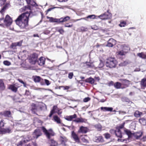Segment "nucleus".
<instances>
[{"label":"nucleus","instance_id":"15","mask_svg":"<svg viewBox=\"0 0 146 146\" xmlns=\"http://www.w3.org/2000/svg\"><path fill=\"white\" fill-rule=\"evenodd\" d=\"M115 133L117 137L120 138L122 137V133L119 128H116V130H115Z\"/></svg>","mask_w":146,"mask_h":146},{"label":"nucleus","instance_id":"23","mask_svg":"<svg viewBox=\"0 0 146 146\" xmlns=\"http://www.w3.org/2000/svg\"><path fill=\"white\" fill-rule=\"evenodd\" d=\"M53 119L54 121L58 123H61V120L59 117L57 115H54L53 116Z\"/></svg>","mask_w":146,"mask_h":146},{"label":"nucleus","instance_id":"59","mask_svg":"<svg viewBox=\"0 0 146 146\" xmlns=\"http://www.w3.org/2000/svg\"><path fill=\"white\" fill-rule=\"evenodd\" d=\"M113 108L111 107H107V111H112Z\"/></svg>","mask_w":146,"mask_h":146},{"label":"nucleus","instance_id":"10","mask_svg":"<svg viewBox=\"0 0 146 146\" xmlns=\"http://www.w3.org/2000/svg\"><path fill=\"white\" fill-rule=\"evenodd\" d=\"M72 136L73 138L76 142L79 143L80 139L74 131L72 132Z\"/></svg>","mask_w":146,"mask_h":146},{"label":"nucleus","instance_id":"34","mask_svg":"<svg viewBox=\"0 0 146 146\" xmlns=\"http://www.w3.org/2000/svg\"><path fill=\"white\" fill-rule=\"evenodd\" d=\"M141 85L142 86L144 87L146 86V78H144L142 79L141 82Z\"/></svg>","mask_w":146,"mask_h":146},{"label":"nucleus","instance_id":"25","mask_svg":"<svg viewBox=\"0 0 146 146\" xmlns=\"http://www.w3.org/2000/svg\"><path fill=\"white\" fill-rule=\"evenodd\" d=\"M137 55L139 57L144 59H146V55L143 52L139 53L137 54Z\"/></svg>","mask_w":146,"mask_h":146},{"label":"nucleus","instance_id":"37","mask_svg":"<svg viewBox=\"0 0 146 146\" xmlns=\"http://www.w3.org/2000/svg\"><path fill=\"white\" fill-rule=\"evenodd\" d=\"M28 4H30L33 6H36L37 5V4L34 1V0H31L29 2H28L27 3Z\"/></svg>","mask_w":146,"mask_h":146},{"label":"nucleus","instance_id":"13","mask_svg":"<svg viewBox=\"0 0 146 146\" xmlns=\"http://www.w3.org/2000/svg\"><path fill=\"white\" fill-rule=\"evenodd\" d=\"M122 84L124 86V88L128 87L130 84V82L126 79H122L121 80Z\"/></svg>","mask_w":146,"mask_h":146},{"label":"nucleus","instance_id":"49","mask_svg":"<svg viewBox=\"0 0 146 146\" xmlns=\"http://www.w3.org/2000/svg\"><path fill=\"white\" fill-rule=\"evenodd\" d=\"M122 100L124 102H128L129 101V99L126 97H123L122 98Z\"/></svg>","mask_w":146,"mask_h":146},{"label":"nucleus","instance_id":"52","mask_svg":"<svg viewBox=\"0 0 146 146\" xmlns=\"http://www.w3.org/2000/svg\"><path fill=\"white\" fill-rule=\"evenodd\" d=\"M4 123L3 122V120H2L0 121V127H3L4 125Z\"/></svg>","mask_w":146,"mask_h":146},{"label":"nucleus","instance_id":"44","mask_svg":"<svg viewBox=\"0 0 146 146\" xmlns=\"http://www.w3.org/2000/svg\"><path fill=\"white\" fill-rule=\"evenodd\" d=\"M63 88L64 90H68L70 88V87L68 86H61L59 87V88Z\"/></svg>","mask_w":146,"mask_h":146},{"label":"nucleus","instance_id":"42","mask_svg":"<svg viewBox=\"0 0 146 146\" xmlns=\"http://www.w3.org/2000/svg\"><path fill=\"white\" fill-rule=\"evenodd\" d=\"M127 62L126 61H124L123 62H121L119 64V66H125L127 65Z\"/></svg>","mask_w":146,"mask_h":146},{"label":"nucleus","instance_id":"20","mask_svg":"<svg viewBox=\"0 0 146 146\" xmlns=\"http://www.w3.org/2000/svg\"><path fill=\"white\" fill-rule=\"evenodd\" d=\"M85 81L86 82H88L91 84H93L94 83L95 80L94 79L90 77L86 79L85 80Z\"/></svg>","mask_w":146,"mask_h":146},{"label":"nucleus","instance_id":"17","mask_svg":"<svg viewBox=\"0 0 146 146\" xmlns=\"http://www.w3.org/2000/svg\"><path fill=\"white\" fill-rule=\"evenodd\" d=\"M115 40L112 38L110 39L108 41V43L106 45V46L112 47L114 43H115Z\"/></svg>","mask_w":146,"mask_h":146},{"label":"nucleus","instance_id":"2","mask_svg":"<svg viewBox=\"0 0 146 146\" xmlns=\"http://www.w3.org/2000/svg\"><path fill=\"white\" fill-rule=\"evenodd\" d=\"M124 132L128 136V139H118L117 141H118L124 142L125 143H128L129 142V139L132 136H134L136 139H138L142 135V133L141 132H137L135 133H132L131 131L127 129H125Z\"/></svg>","mask_w":146,"mask_h":146},{"label":"nucleus","instance_id":"57","mask_svg":"<svg viewBox=\"0 0 146 146\" xmlns=\"http://www.w3.org/2000/svg\"><path fill=\"white\" fill-rule=\"evenodd\" d=\"M107 107H102L101 108V109L102 110H103L104 111H107Z\"/></svg>","mask_w":146,"mask_h":146},{"label":"nucleus","instance_id":"33","mask_svg":"<svg viewBox=\"0 0 146 146\" xmlns=\"http://www.w3.org/2000/svg\"><path fill=\"white\" fill-rule=\"evenodd\" d=\"M85 64L88 68H93L94 67V65L92 63L89 62H86Z\"/></svg>","mask_w":146,"mask_h":146},{"label":"nucleus","instance_id":"5","mask_svg":"<svg viewBox=\"0 0 146 146\" xmlns=\"http://www.w3.org/2000/svg\"><path fill=\"white\" fill-rule=\"evenodd\" d=\"M111 17L112 15L109 12V10H108L107 12H105L104 14L98 16V18L103 20L110 19H111Z\"/></svg>","mask_w":146,"mask_h":146},{"label":"nucleus","instance_id":"28","mask_svg":"<svg viewBox=\"0 0 146 146\" xmlns=\"http://www.w3.org/2000/svg\"><path fill=\"white\" fill-rule=\"evenodd\" d=\"M139 123L142 125H146V119L144 118H141L139 119Z\"/></svg>","mask_w":146,"mask_h":146},{"label":"nucleus","instance_id":"58","mask_svg":"<svg viewBox=\"0 0 146 146\" xmlns=\"http://www.w3.org/2000/svg\"><path fill=\"white\" fill-rule=\"evenodd\" d=\"M64 26L65 27H72V25H69L68 23H67Z\"/></svg>","mask_w":146,"mask_h":146},{"label":"nucleus","instance_id":"16","mask_svg":"<svg viewBox=\"0 0 146 146\" xmlns=\"http://www.w3.org/2000/svg\"><path fill=\"white\" fill-rule=\"evenodd\" d=\"M88 131V129L86 127L81 126L78 131V133H86Z\"/></svg>","mask_w":146,"mask_h":146},{"label":"nucleus","instance_id":"54","mask_svg":"<svg viewBox=\"0 0 146 146\" xmlns=\"http://www.w3.org/2000/svg\"><path fill=\"white\" fill-rule=\"evenodd\" d=\"M44 81L47 85L48 86L50 84V83L49 80L46 79H44Z\"/></svg>","mask_w":146,"mask_h":146},{"label":"nucleus","instance_id":"8","mask_svg":"<svg viewBox=\"0 0 146 146\" xmlns=\"http://www.w3.org/2000/svg\"><path fill=\"white\" fill-rule=\"evenodd\" d=\"M25 120H23V121H18L16 123V125H14V127H24L25 126V125L26 124H23L24 123L25 121Z\"/></svg>","mask_w":146,"mask_h":146},{"label":"nucleus","instance_id":"9","mask_svg":"<svg viewBox=\"0 0 146 146\" xmlns=\"http://www.w3.org/2000/svg\"><path fill=\"white\" fill-rule=\"evenodd\" d=\"M42 133L40 130L38 129H36L33 132V135L34 138L37 139L40 136Z\"/></svg>","mask_w":146,"mask_h":146},{"label":"nucleus","instance_id":"36","mask_svg":"<svg viewBox=\"0 0 146 146\" xmlns=\"http://www.w3.org/2000/svg\"><path fill=\"white\" fill-rule=\"evenodd\" d=\"M114 86L117 89L120 88H122L121 87V84L119 82H117L115 83L114 84Z\"/></svg>","mask_w":146,"mask_h":146},{"label":"nucleus","instance_id":"14","mask_svg":"<svg viewBox=\"0 0 146 146\" xmlns=\"http://www.w3.org/2000/svg\"><path fill=\"white\" fill-rule=\"evenodd\" d=\"M45 59L43 57H40L38 60V64L40 66H42L45 64Z\"/></svg>","mask_w":146,"mask_h":146},{"label":"nucleus","instance_id":"64","mask_svg":"<svg viewBox=\"0 0 146 146\" xmlns=\"http://www.w3.org/2000/svg\"><path fill=\"white\" fill-rule=\"evenodd\" d=\"M17 46H20L21 45L22 43V41H20L19 42H17Z\"/></svg>","mask_w":146,"mask_h":146},{"label":"nucleus","instance_id":"18","mask_svg":"<svg viewBox=\"0 0 146 146\" xmlns=\"http://www.w3.org/2000/svg\"><path fill=\"white\" fill-rule=\"evenodd\" d=\"M77 117V115L76 114H74L73 115L66 116L65 119L68 121H71L74 118H75Z\"/></svg>","mask_w":146,"mask_h":146},{"label":"nucleus","instance_id":"4","mask_svg":"<svg viewBox=\"0 0 146 146\" xmlns=\"http://www.w3.org/2000/svg\"><path fill=\"white\" fill-rule=\"evenodd\" d=\"M12 20L8 15H6L5 19L3 18L0 19V23L3 24L6 26H9L12 24Z\"/></svg>","mask_w":146,"mask_h":146},{"label":"nucleus","instance_id":"12","mask_svg":"<svg viewBox=\"0 0 146 146\" xmlns=\"http://www.w3.org/2000/svg\"><path fill=\"white\" fill-rule=\"evenodd\" d=\"M94 140L96 142H102L104 141L103 137L102 136L95 137Z\"/></svg>","mask_w":146,"mask_h":146},{"label":"nucleus","instance_id":"41","mask_svg":"<svg viewBox=\"0 0 146 146\" xmlns=\"http://www.w3.org/2000/svg\"><path fill=\"white\" fill-rule=\"evenodd\" d=\"M126 53V52L123 51V50L119 51L117 52L118 54L121 56L124 55Z\"/></svg>","mask_w":146,"mask_h":146},{"label":"nucleus","instance_id":"62","mask_svg":"<svg viewBox=\"0 0 146 146\" xmlns=\"http://www.w3.org/2000/svg\"><path fill=\"white\" fill-rule=\"evenodd\" d=\"M67 6H61V7H55L56 8H60V9H64L65 8H67Z\"/></svg>","mask_w":146,"mask_h":146},{"label":"nucleus","instance_id":"40","mask_svg":"<svg viewBox=\"0 0 146 146\" xmlns=\"http://www.w3.org/2000/svg\"><path fill=\"white\" fill-rule=\"evenodd\" d=\"M51 111L53 112L54 113L57 112L58 111V109L57 106H54L53 107Z\"/></svg>","mask_w":146,"mask_h":146},{"label":"nucleus","instance_id":"47","mask_svg":"<svg viewBox=\"0 0 146 146\" xmlns=\"http://www.w3.org/2000/svg\"><path fill=\"white\" fill-rule=\"evenodd\" d=\"M70 19V17L67 16L64 18L63 21H64V22H66L69 20Z\"/></svg>","mask_w":146,"mask_h":146},{"label":"nucleus","instance_id":"48","mask_svg":"<svg viewBox=\"0 0 146 146\" xmlns=\"http://www.w3.org/2000/svg\"><path fill=\"white\" fill-rule=\"evenodd\" d=\"M73 76V72H70L68 74V77L70 79H71Z\"/></svg>","mask_w":146,"mask_h":146},{"label":"nucleus","instance_id":"55","mask_svg":"<svg viewBox=\"0 0 146 146\" xmlns=\"http://www.w3.org/2000/svg\"><path fill=\"white\" fill-rule=\"evenodd\" d=\"M5 3V1L4 0H0V6H1Z\"/></svg>","mask_w":146,"mask_h":146},{"label":"nucleus","instance_id":"27","mask_svg":"<svg viewBox=\"0 0 146 146\" xmlns=\"http://www.w3.org/2000/svg\"><path fill=\"white\" fill-rule=\"evenodd\" d=\"M9 88V89L15 92H16L17 90V88L14 85H10Z\"/></svg>","mask_w":146,"mask_h":146},{"label":"nucleus","instance_id":"63","mask_svg":"<svg viewBox=\"0 0 146 146\" xmlns=\"http://www.w3.org/2000/svg\"><path fill=\"white\" fill-rule=\"evenodd\" d=\"M58 31L61 34H63L64 32V30L62 29H59Z\"/></svg>","mask_w":146,"mask_h":146},{"label":"nucleus","instance_id":"22","mask_svg":"<svg viewBox=\"0 0 146 146\" xmlns=\"http://www.w3.org/2000/svg\"><path fill=\"white\" fill-rule=\"evenodd\" d=\"M86 120L85 119H83L82 118H78L76 119L73 120V121L77 123L78 122H85Z\"/></svg>","mask_w":146,"mask_h":146},{"label":"nucleus","instance_id":"1","mask_svg":"<svg viewBox=\"0 0 146 146\" xmlns=\"http://www.w3.org/2000/svg\"><path fill=\"white\" fill-rule=\"evenodd\" d=\"M30 14L28 12L22 14L15 20L17 25L21 29H25L28 26L29 17Z\"/></svg>","mask_w":146,"mask_h":146},{"label":"nucleus","instance_id":"7","mask_svg":"<svg viewBox=\"0 0 146 146\" xmlns=\"http://www.w3.org/2000/svg\"><path fill=\"white\" fill-rule=\"evenodd\" d=\"M38 57V55L36 53H33L29 57V62L32 64H35L36 62Z\"/></svg>","mask_w":146,"mask_h":146},{"label":"nucleus","instance_id":"32","mask_svg":"<svg viewBox=\"0 0 146 146\" xmlns=\"http://www.w3.org/2000/svg\"><path fill=\"white\" fill-rule=\"evenodd\" d=\"M142 114L141 112L137 111L134 113V115L135 117H140L142 115Z\"/></svg>","mask_w":146,"mask_h":146},{"label":"nucleus","instance_id":"29","mask_svg":"<svg viewBox=\"0 0 146 146\" xmlns=\"http://www.w3.org/2000/svg\"><path fill=\"white\" fill-rule=\"evenodd\" d=\"M34 81L35 82H38L41 80L39 76H35L33 77Z\"/></svg>","mask_w":146,"mask_h":146},{"label":"nucleus","instance_id":"61","mask_svg":"<svg viewBox=\"0 0 146 146\" xmlns=\"http://www.w3.org/2000/svg\"><path fill=\"white\" fill-rule=\"evenodd\" d=\"M9 4H7L6 5H5L3 7V9L1 10V11L3 12L5 9L6 7H8V6H9Z\"/></svg>","mask_w":146,"mask_h":146},{"label":"nucleus","instance_id":"6","mask_svg":"<svg viewBox=\"0 0 146 146\" xmlns=\"http://www.w3.org/2000/svg\"><path fill=\"white\" fill-rule=\"evenodd\" d=\"M42 129L47 138L48 139H50L51 136H53L54 135V132L51 129L47 130L44 127H42Z\"/></svg>","mask_w":146,"mask_h":146},{"label":"nucleus","instance_id":"19","mask_svg":"<svg viewBox=\"0 0 146 146\" xmlns=\"http://www.w3.org/2000/svg\"><path fill=\"white\" fill-rule=\"evenodd\" d=\"M29 139H26V138H24L18 144L17 146H23L25 143L27 142Z\"/></svg>","mask_w":146,"mask_h":146},{"label":"nucleus","instance_id":"24","mask_svg":"<svg viewBox=\"0 0 146 146\" xmlns=\"http://www.w3.org/2000/svg\"><path fill=\"white\" fill-rule=\"evenodd\" d=\"M11 129L9 128H7V129H4L2 130L1 131V133L3 134L7 133H9L11 132Z\"/></svg>","mask_w":146,"mask_h":146},{"label":"nucleus","instance_id":"11","mask_svg":"<svg viewBox=\"0 0 146 146\" xmlns=\"http://www.w3.org/2000/svg\"><path fill=\"white\" fill-rule=\"evenodd\" d=\"M60 139L61 141V145H62V146H65L66 143L68 140L67 139L65 136H61Z\"/></svg>","mask_w":146,"mask_h":146},{"label":"nucleus","instance_id":"60","mask_svg":"<svg viewBox=\"0 0 146 146\" xmlns=\"http://www.w3.org/2000/svg\"><path fill=\"white\" fill-rule=\"evenodd\" d=\"M91 28L92 29L96 30L98 29L96 25H94L91 27Z\"/></svg>","mask_w":146,"mask_h":146},{"label":"nucleus","instance_id":"43","mask_svg":"<svg viewBox=\"0 0 146 146\" xmlns=\"http://www.w3.org/2000/svg\"><path fill=\"white\" fill-rule=\"evenodd\" d=\"M104 65V64L103 62L101 60L100 61V62L99 65V68H102L103 67Z\"/></svg>","mask_w":146,"mask_h":146},{"label":"nucleus","instance_id":"53","mask_svg":"<svg viewBox=\"0 0 146 146\" xmlns=\"http://www.w3.org/2000/svg\"><path fill=\"white\" fill-rule=\"evenodd\" d=\"M28 8L27 7H26V6H25V7L21 8L20 9V11H24L27 9H28Z\"/></svg>","mask_w":146,"mask_h":146},{"label":"nucleus","instance_id":"26","mask_svg":"<svg viewBox=\"0 0 146 146\" xmlns=\"http://www.w3.org/2000/svg\"><path fill=\"white\" fill-rule=\"evenodd\" d=\"M47 18L49 19V21L51 22H58V19L48 17H47Z\"/></svg>","mask_w":146,"mask_h":146},{"label":"nucleus","instance_id":"3","mask_svg":"<svg viewBox=\"0 0 146 146\" xmlns=\"http://www.w3.org/2000/svg\"><path fill=\"white\" fill-rule=\"evenodd\" d=\"M117 64V62L114 58L109 57L106 62V67L110 68H115Z\"/></svg>","mask_w":146,"mask_h":146},{"label":"nucleus","instance_id":"30","mask_svg":"<svg viewBox=\"0 0 146 146\" xmlns=\"http://www.w3.org/2000/svg\"><path fill=\"white\" fill-rule=\"evenodd\" d=\"M49 143L50 144V146H57V143L54 140L52 139L50 140Z\"/></svg>","mask_w":146,"mask_h":146},{"label":"nucleus","instance_id":"31","mask_svg":"<svg viewBox=\"0 0 146 146\" xmlns=\"http://www.w3.org/2000/svg\"><path fill=\"white\" fill-rule=\"evenodd\" d=\"M4 116L7 117H11V112L9 111H5L3 113Z\"/></svg>","mask_w":146,"mask_h":146},{"label":"nucleus","instance_id":"39","mask_svg":"<svg viewBox=\"0 0 146 146\" xmlns=\"http://www.w3.org/2000/svg\"><path fill=\"white\" fill-rule=\"evenodd\" d=\"M126 25V23L125 21H122L120 22L119 26L121 27H124Z\"/></svg>","mask_w":146,"mask_h":146},{"label":"nucleus","instance_id":"50","mask_svg":"<svg viewBox=\"0 0 146 146\" xmlns=\"http://www.w3.org/2000/svg\"><path fill=\"white\" fill-rule=\"evenodd\" d=\"M90 98L89 97H87L84 98L83 100L84 102H86L90 100Z\"/></svg>","mask_w":146,"mask_h":146},{"label":"nucleus","instance_id":"46","mask_svg":"<svg viewBox=\"0 0 146 146\" xmlns=\"http://www.w3.org/2000/svg\"><path fill=\"white\" fill-rule=\"evenodd\" d=\"M4 64L7 66H9L11 64V63L7 61H5L3 62Z\"/></svg>","mask_w":146,"mask_h":146},{"label":"nucleus","instance_id":"45","mask_svg":"<svg viewBox=\"0 0 146 146\" xmlns=\"http://www.w3.org/2000/svg\"><path fill=\"white\" fill-rule=\"evenodd\" d=\"M80 29L81 31H87L88 30V29L87 28L83 27H81Z\"/></svg>","mask_w":146,"mask_h":146},{"label":"nucleus","instance_id":"35","mask_svg":"<svg viewBox=\"0 0 146 146\" xmlns=\"http://www.w3.org/2000/svg\"><path fill=\"white\" fill-rule=\"evenodd\" d=\"M31 110L33 112H35L37 111L36 107L35 104H33L31 105Z\"/></svg>","mask_w":146,"mask_h":146},{"label":"nucleus","instance_id":"38","mask_svg":"<svg viewBox=\"0 0 146 146\" xmlns=\"http://www.w3.org/2000/svg\"><path fill=\"white\" fill-rule=\"evenodd\" d=\"M87 18L90 19H97L98 17V16H96L94 15H89L87 16Z\"/></svg>","mask_w":146,"mask_h":146},{"label":"nucleus","instance_id":"56","mask_svg":"<svg viewBox=\"0 0 146 146\" xmlns=\"http://www.w3.org/2000/svg\"><path fill=\"white\" fill-rule=\"evenodd\" d=\"M64 18L62 17L59 19H58V22H64L63 21Z\"/></svg>","mask_w":146,"mask_h":146},{"label":"nucleus","instance_id":"51","mask_svg":"<svg viewBox=\"0 0 146 146\" xmlns=\"http://www.w3.org/2000/svg\"><path fill=\"white\" fill-rule=\"evenodd\" d=\"M106 139H108L110 137V135L108 133H106L104 135Z\"/></svg>","mask_w":146,"mask_h":146},{"label":"nucleus","instance_id":"21","mask_svg":"<svg viewBox=\"0 0 146 146\" xmlns=\"http://www.w3.org/2000/svg\"><path fill=\"white\" fill-rule=\"evenodd\" d=\"M5 86L2 80L0 79V90H3L5 89Z\"/></svg>","mask_w":146,"mask_h":146}]
</instances>
